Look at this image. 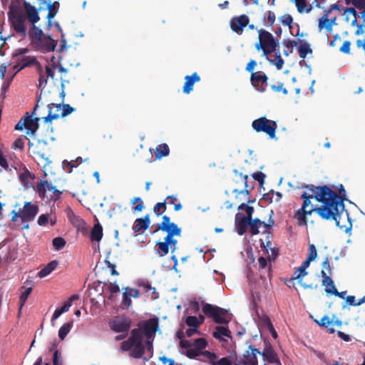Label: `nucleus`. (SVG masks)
Instances as JSON below:
<instances>
[{
	"mask_svg": "<svg viewBox=\"0 0 365 365\" xmlns=\"http://www.w3.org/2000/svg\"><path fill=\"white\" fill-rule=\"evenodd\" d=\"M250 22L249 17L245 14H242L238 16H235L231 19L230 25L233 32L241 35Z\"/></svg>",
	"mask_w": 365,
	"mask_h": 365,
	"instance_id": "15",
	"label": "nucleus"
},
{
	"mask_svg": "<svg viewBox=\"0 0 365 365\" xmlns=\"http://www.w3.org/2000/svg\"><path fill=\"white\" fill-rule=\"evenodd\" d=\"M284 46L287 50H284L283 53L285 56H288L290 53H292L293 48L297 45V42L294 40H284L283 41Z\"/></svg>",
	"mask_w": 365,
	"mask_h": 365,
	"instance_id": "43",
	"label": "nucleus"
},
{
	"mask_svg": "<svg viewBox=\"0 0 365 365\" xmlns=\"http://www.w3.org/2000/svg\"><path fill=\"white\" fill-rule=\"evenodd\" d=\"M57 43V41L53 39L50 35L45 34L38 41H34L32 45L43 53H48L55 51Z\"/></svg>",
	"mask_w": 365,
	"mask_h": 365,
	"instance_id": "10",
	"label": "nucleus"
},
{
	"mask_svg": "<svg viewBox=\"0 0 365 365\" xmlns=\"http://www.w3.org/2000/svg\"><path fill=\"white\" fill-rule=\"evenodd\" d=\"M170 153V149L166 143H162L158 145L155 150V157L156 159H161L163 157H166Z\"/></svg>",
	"mask_w": 365,
	"mask_h": 365,
	"instance_id": "35",
	"label": "nucleus"
},
{
	"mask_svg": "<svg viewBox=\"0 0 365 365\" xmlns=\"http://www.w3.org/2000/svg\"><path fill=\"white\" fill-rule=\"evenodd\" d=\"M253 188L254 186L251 185L250 187H245L243 190H240L236 188L234 189L233 192L235 194V202L234 204L237 205L240 202L245 201L246 200L247 203H252L254 201L250 199L249 195Z\"/></svg>",
	"mask_w": 365,
	"mask_h": 365,
	"instance_id": "21",
	"label": "nucleus"
},
{
	"mask_svg": "<svg viewBox=\"0 0 365 365\" xmlns=\"http://www.w3.org/2000/svg\"><path fill=\"white\" fill-rule=\"evenodd\" d=\"M103 237V227L102 226L98 223L95 225L91 232V241L99 242L101 240Z\"/></svg>",
	"mask_w": 365,
	"mask_h": 365,
	"instance_id": "36",
	"label": "nucleus"
},
{
	"mask_svg": "<svg viewBox=\"0 0 365 365\" xmlns=\"http://www.w3.org/2000/svg\"><path fill=\"white\" fill-rule=\"evenodd\" d=\"M283 86L282 82H277V84L272 85L271 88L275 92L282 91L284 95H287L288 91Z\"/></svg>",
	"mask_w": 365,
	"mask_h": 365,
	"instance_id": "57",
	"label": "nucleus"
},
{
	"mask_svg": "<svg viewBox=\"0 0 365 365\" xmlns=\"http://www.w3.org/2000/svg\"><path fill=\"white\" fill-rule=\"evenodd\" d=\"M212 365H232V361L228 358L223 357L217 361H212Z\"/></svg>",
	"mask_w": 365,
	"mask_h": 365,
	"instance_id": "64",
	"label": "nucleus"
},
{
	"mask_svg": "<svg viewBox=\"0 0 365 365\" xmlns=\"http://www.w3.org/2000/svg\"><path fill=\"white\" fill-rule=\"evenodd\" d=\"M281 21L282 23L285 25V26H288L291 28V24L292 23L293 21V18L292 17L291 15L289 14H284L282 17H281Z\"/></svg>",
	"mask_w": 365,
	"mask_h": 365,
	"instance_id": "61",
	"label": "nucleus"
},
{
	"mask_svg": "<svg viewBox=\"0 0 365 365\" xmlns=\"http://www.w3.org/2000/svg\"><path fill=\"white\" fill-rule=\"evenodd\" d=\"M306 269H307L304 268V267L300 266L296 269L291 279L297 280L298 283L305 289H317L318 288L317 284H306L302 282L304 277H305L308 274Z\"/></svg>",
	"mask_w": 365,
	"mask_h": 365,
	"instance_id": "18",
	"label": "nucleus"
},
{
	"mask_svg": "<svg viewBox=\"0 0 365 365\" xmlns=\"http://www.w3.org/2000/svg\"><path fill=\"white\" fill-rule=\"evenodd\" d=\"M200 76L195 72L190 76L185 77V83L182 87V91L185 94H189L193 90V86L195 83L200 81Z\"/></svg>",
	"mask_w": 365,
	"mask_h": 365,
	"instance_id": "23",
	"label": "nucleus"
},
{
	"mask_svg": "<svg viewBox=\"0 0 365 365\" xmlns=\"http://www.w3.org/2000/svg\"><path fill=\"white\" fill-rule=\"evenodd\" d=\"M130 203L132 205H135V207H133V212H141L144 208V202L143 200L140 197H135L132 199Z\"/></svg>",
	"mask_w": 365,
	"mask_h": 365,
	"instance_id": "44",
	"label": "nucleus"
},
{
	"mask_svg": "<svg viewBox=\"0 0 365 365\" xmlns=\"http://www.w3.org/2000/svg\"><path fill=\"white\" fill-rule=\"evenodd\" d=\"M38 118H31L27 117L24 119V128L34 134L38 128Z\"/></svg>",
	"mask_w": 365,
	"mask_h": 365,
	"instance_id": "33",
	"label": "nucleus"
},
{
	"mask_svg": "<svg viewBox=\"0 0 365 365\" xmlns=\"http://www.w3.org/2000/svg\"><path fill=\"white\" fill-rule=\"evenodd\" d=\"M38 71L39 73L38 88H41V87H43V86L44 87L46 85L48 78L44 76V74L43 73L42 68H41V72H40L38 70Z\"/></svg>",
	"mask_w": 365,
	"mask_h": 365,
	"instance_id": "58",
	"label": "nucleus"
},
{
	"mask_svg": "<svg viewBox=\"0 0 365 365\" xmlns=\"http://www.w3.org/2000/svg\"><path fill=\"white\" fill-rule=\"evenodd\" d=\"M259 354L269 364L282 365L276 351L269 342H265L264 348L262 351H259Z\"/></svg>",
	"mask_w": 365,
	"mask_h": 365,
	"instance_id": "16",
	"label": "nucleus"
},
{
	"mask_svg": "<svg viewBox=\"0 0 365 365\" xmlns=\"http://www.w3.org/2000/svg\"><path fill=\"white\" fill-rule=\"evenodd\" d=\"M150 224L149 215H147L143 217L138 218L135 220L132 230L134 233L140 232L148 228Z\"/></svg>",
	"mask_w": 365,
	"mask_h": 365,
	"instance_id": "26",
	"label": "nucleus"
},
{
	"mask_svg": "<svg viewBox=\"0 0 365 365\" xmlns=\"http://www.w3.org/2000/svg\"><path fill=\"white\" fill-rule=\"evenodd\" d=\"M166 210V202H158L153 207V212L157 216H160Z\"/></svg>",
	"mask_w": 365,
	"mask_h": 365,
	"instance_id": "45",
	"label": "nucleus"
},
{
	"mask_svg": "<svg viewBox=\"0 0 365 365\" xmlns=\"http://www.w3.org/2000/svg\"><path fill=\"white\" fill-rule=\"evenodd\" d=\"M312 193L304 192L301 195L303 199L302 206L296 211L294 218L299 226L307 225V215L312 212L317 213L322 219L326 220H336L337 207L341 205L338 200L336 192L327 185L314 186L307 185L304 187Z\"/></svg>",
	"mask_w": 365,
	"mask_h": 365,
	"instance_id": "1",
	"label": "nucleus"
},
{
	"mask_svg": "<svg viewBox=\"0 0 365 365\" xmlns=\"http://www.w3.org/2000/svg\"><path fill=\"white\" fill-rule=\"evenodd\" d=\"M193 346L200 352L207 346V342L204 338H198L195 339L192 344Z\"/></svg>",
	"mask_w": 365,
	"mask_h": 365,
	"instance_id": "46",
	"label": "nucleus"
},
{
	"mask_svg": "<svg viewBox=\"0 0 365 365\" xmlns=\"http://www.w3.org/2000/svg\"><path fill=\"white\" fill-rule=\"evenodd\" d=\"M259 354L258 349L254 348L252 345L248 346V350L242 354L241 364L243 365H258L257 354Z\"/></svg>",
	"mask_w": 365,
	"mask_h": 365,
	"instance_id": "17",
	"label": "nucleus"
},
{
	"mask_svg": "<svg viewBox=\"0 0 365 365\" xmlns=\"http://www.w3.org/2000/svg\"><path fill=\"white\" fill-rule=\"evenodd\" d=\"M53 365H63V359L58 350H55L53 356Z\"/></svg>",
	"mask_w": 365,
	"mask_h": 365,
	"instance_id": "56",
	"label": "nucleus"
},
{
	"mask_svg": "<svg viewBox=\"0 0 365 365\" xmlns=\"http://www.w3.org/2000/svg\"><path fill=\"white\" fill-rule=\"evenodd\" d=\"M265 57L269 63L274 66L277 70L282 69L284 61L281 56L279 48H277V50L273 52V53L269 54L268 56Z\"/></svg>",
	"mask_w": 365,
	"mask_h": 365,
	"instance_id": "25",
	"label": "nucleus"
},
{
	"mask_svg": "<svg viewBox=\"0 0 365 365\" xmlns=\"http://www.w3.org/2000/svg\"><path fill=\"white\" fill-rule=\"evenodd\" d=\"M308 250L309 253L307 258H308L311 261H314L317 256L316 247L313 244H311L309 245Z\"/></svg>",
	"mask_w": 365,
	"mask_h": 365,
	"instance_id": "53",
	"label": "nucleus"
},
{
	"mask_svg": "<svg viewBox=\"0 0 365 365\" xmlns=\"http://www.w3.org/2000/svg\"><path fill=\"white\" fill-rule=\"evenodd\" d=\"M48 115L43 118L45 123L50 122L52 120L58 119L61 116V114H59V112L61 110V103H50L48 105Z\"/></svg>",
	"mask_w": 365,
	"mask_h": 365,
	"instance_id": "24",
	"label": "nucleus"
},
{
	"mask_svg": "<svg viewBox=\"0 0 365 365\" xmlns=\"http://www.w3.org/2000/svg\"><path fill=\"white\" fill-rule=\"evenodd\" d=\"M345 14H351L354 16L353 20L351 21V26H355L357 24V16L358 13L354 7H348L344 9Z\"/></svg>",
	"mask_w": 365,
	"mask_h": 365,
	"instance_id": "48",
	"label": "nucleus"
},
{
	"mask_svg": "<svg viewBox=\"0 0 365 365\" xmlns=\"http://www.w3.org/2000/svg\"><path fill=\"white\" fill-rule=\"evenodd\" d=\"M12 148L16 150H24V139L22 138H17L13 143Z\"/></svg>",
	"mask_w": 365,
	"mask_h": 365,
	"instance_id": "59",
	"label": "nucleus"
},
{
	"mask_svg": "<svg viewBox=\"0 0 365 365\" xmlns=\"http://www.w3.org/2000/svg\"><path fill=\"white\" fill-rule=\"evenodd\" d=\"M56 68H57V64L56 63H53L51 66H50L48 65L46 66L45 69H46L47 78L50 77L51 79H54V76H55L54 69Z\"/></svg>",
	"mask_w": 365,
	"mask_h": 365,
	"instance_id": "55",
	"label": "nucleus"
},
{
	"mask_svg": "<svg viewBox=\"0 0 365 365\" xmlns=\"http://www.w3.org/2000/svg\"><path fill=\"white\" fill-rule=\"evenodd\" d=\"M250 220V217L243 216L240 213L236 214L235 228L240 235H242L247 232V227H249V222Z\"/></svg>",
	"mask_w": 365,
	"mask_h": 365,
	"instance_id": "20",
	"label": "nucleus"
},
{
	"mask_svg": "<svg viewBox=\"0 0 365 365\" xmlns=\"http://www.w3.org/2000/svg\"><path fill=\"white\" fill-rule=\"evenodd\" d=\"M350 48H351V42L349 41H345L342 46L340 47L339 51L340 52L345 53V54H349L350 53Z\"/></svg>",
	"mask_w": 365,
	"mask_h": 365,
	"instance_id": "62",
	"label": "nucleus"
},
{
	"mask_svg": "<svg viewBox=\"0 0 365 365\" xmlns=\"http://www.w3.org/2000/svg\"><path fill=\"white\" fill-rule=\"evenodd\" d=\"M252 127L257 133H264L271 139L275 138L277 124L274 120L261 117L252 121Z\"/></svg>",
	"mask_w": 365,
	"mask_h": 365,
	"instance_id": "8",
	"label": "nucleus"
},
{
	"mask_svg": "<svg viewBox=\"0 0 365 365\" xmlns=\"http://www.w3.org/2000/svg\"><path fill=\"white\" fill-rule=\"evenodd\" d=\"M131 295L129 293V291L127 287L124 289V292L123 293V300H122V307L123 309H128L129 308L132 304V301L130 299Z\"/></svg>",
	"mask_w": 365,
	"mask_h": 365,
	"instance_id": "42",
	"label": "nucleus"
},
{
	"mask_svg": "<svg viewBox=\"0 0 365 365\" xmlns=\"http://www.w3.org/2000/svg\"><path fill=\"white\" fill-rule=\"evenodd\" d=\"M258 38L259 42L255 43V48L257 51L262 50L263 56H268L279 48V40L263 29L258 30Z\"/></svg>",
	"mask_w": 365,
	"mask_h": 365,
	"instance_id": "5",
	"label": "nucleus"
},
{
	"mask_svg": "<svg viewBox=\"0 0 365 365\" xmlns=\"http://www.w3.org/2000/svg\"><path fill=\"white\" fill-rule=\"evenodd\" d=\"M321 274L322 277V284L325 287V292L329 294H332L334 289H336L333 280L330 276L327 274L325 270H322Z\"/></svg>",
	"mask_w": 365,
	"mask_h": 365,
	"instance_id": "27",
	"label": "nucleus"
},
{
	"mask_svg": "<svg viewBox=\"0 0 365 365\" xmlns=\"http://www.w3.org/2000/svg\"><path fill=\"white\" fill-rule=\"evenodd\" d=\"M58 262L57 260H53L48 262L43 269L38 272V276L40 278L45 277L50 274L58 267Z\"/></svg>",
	"mask_w": 365,
	"mask_h": 365,
	"instance_id": "31",
	"label": "nucleus"
},
{
	"mask_svg": "<svg viewBox=\"0 0 365 365\" xmlns=\"http://www.w3.org/2000/svg\"><path fill=\"white\" fill-rule=\"evenodd\" d=\"M143 342V337L141 329H133L130 331L129 338L121 343L120 349L123 351H130V356L140 359L145 353V346Z\"/></svg>",
	"mask_w": 365,
	"mask_h": 365,
	"instance_id": "4",
	"label": "nucleus"
},
{
	"mask_svg": "<svg viewBox=\"0 0 365 365\" xmlns=\"http://www.w3.org/2000/svg\"><path fill=\"white\" fill-rule=\"evenodd\" d=\"M294 3L297 11L299 13H302L304 11L309 13L312 9V5H307V0H294Z\"/></svg>",
	"mask_w": 365,
	"mask_h": 365,
	"instance_id": "39",
	"label": "nucleus"
},
{
	"mask_svg": "<svg viewBox=\"0 0 365 365\" xmlns=\"http://www.w3.org/2000/svg\"><path fill=\"white\" fill-rule=\"evenodd\" d=\"M274 225V220L272 218V214L269 215V218L267 222H264L260 220L259 218L252 219L251 217V220L249 222V227L250 228V232L252 235H256L259 234V229L262 227H264L267 230L266 232L268 234H271L270 229Z\"/></svg>",
	"mask_w": 365,
	"mask_h": 365,
	"instance_id": "11",
	"label": "nucleus"
},
{
	"mask_svg": "<svg viewBox=\"0 0 365 365\" xmlns=\"http://www.w3.org/2000/svg\"><path fill=\"white\" fill-rule=\"evenodd\" d=\"M46 145V142L38 140L36 142H29V152L34 155L38 157L43 163L44 165H46L50 163L48 158L42 149L40 148L41 145Z\"/></svg>",
	"mask_w": 365,
	"mask_h": 365,
	"instance_id": "14",
	"label": "nucleus"
},
{
	"mask_svg": "<svg viewBox=\"0 0 365 365\" xmlns=\"http://www.w3.org/2000/svg\"><path fill=\"white\" fill-rule=\"evenodd\" d=\"M233 173L235 175L234 180L236 183L241 182L245 187H250L247 183V175H243L237 170H235Z\"/></svg>",
	"mask_w": 365,
	"mask_h": 365,
	"instance_id": "41",
	"label": "nucleus"
},
{
	"mask_svg": "<svg viewBox=\"0 0 365 365\" xmlns=\"http://www.w3.org/2000/svg\"><path fill=\"white\" fill-rule=\"evenodd\" d=\"M59 8V3L58 1H55L53 3L49 2L47 4V9L48 10L47 14L48 23L47 26L48 29H50L51 27V19L54 18L56 14L58 12Z\"/></svg>",
	"mask_w": 365,
	"mask_h": 365,
	"instance_id": "30",
	"label": "nucleus"
},
{
	"mask_svg": "<svg viewBox=\"0 0 365 365\" xmlns=\"http://www.w3.org/2000/svg\"><path fill=\"white\" fill-rule=\"evenodd\" d=\"M70 222L76 227L78 230L83 228L85 225L84 220L81 218L79 216H76L73 220L70 221Z\"/></svg>",
	"mask_w": 365,
	"mask_h": 365,
	"instance_id": "52",
	"label": "nucleus"
},
{
	"mask_svg": "<svg viewBox=\"0 0 365 365\" xmlns=\"http://www.w3.org/2000/svg\"><path fill=\"white\" fill-rule=\"evenodd\" d=\"M320 327L328 328L329 333L333 334L335 332V329L330 326L333 325V322L329 319L328 316H324L320 321L315 320Z\"/></svg>",
	"mask_w": 365,
	"mask_h": 365,
	"instance_id": "38",
	"label": "nucleus"
},
{
	"mask_svg": "<svg viewBox=\"0 0 365 365\" xmlns=\"http://www.w3.org/2000/svg\"><path fill=\"white\" fill-rule=\"evenodd\" d=\"M186 324L190 327L197 328L200 325L198 318L195 316H189L185 319Z\"/></svg>",
	"mask_w": 365,
	"mask_h": 365,
	"instance_id": "50",
	"label": "nucleus"
},
{
	"mask_svg": "<svg viewBox=\"0 0 365 365\" xmlns=\"http://www.w3.org/2000/svg\"><path fill=\"white\" fill-rule=\"evenodd\" d=\"M268 77L263 71H257L250 75L252 86L259 92H264L267 86Z\"/></svg>",
	"mask_w": 365,
	"mask_h": 365,
	"instance_id": "12",
	"label": "nucleus"
},
{
	"mask_svg": "<svg viewBox=\"0 0 365 365\" xmlns=\"http://www.w3.org/2000/svg\"><path fill=\"white\" fill-rule=\"evenodd\" d=\"M23 6L25 13L19 9H10L8 13L9 19L14 31L22 38L27 36L26 20L31 24L28 35L32 44L45 34L41 29L36 26V24L40 20L38 9L26 1H24Z\"/></svg>",
	"mask_w": 365,
	"mask_h": 365,
	"instance_id": "2",
	"label": "nucleus"
},
{
	"mask_svg": "<svg viewBox=\"0 0 365 365\" xmlns=\"http://www.w3.org/2000/svg\"><path fill=\"white\" fill-rule=\"evenodd\" d=\"M36 187V191L41 199H44L46 197V192L47 190L52 193L50 195V200L53 201L57 200L62 194L61 191L58 190L47 180H41L37 182Z\"/></svg>",
	"mask_w": 365,
	"mask_h": 365,
	"instance_id": "9",
	"label": "nucleus"
},
{
	"mask_svg": "<svg viewBox=\"0 0 365 365\" xmlns=\"http://www.w3.org/2000/svg\"><path fill=\"white\" fill-rule=\"evenodd\" d=\"M238 210H244L247 214L246 217H251V216H252V214L254 212V207L247 205L245 202H241V204L238 206Z\"/></svg>",
	"mask_w": 365,
	"mask_h": 365,
	"instance_id": "51",
	"label": "nucleus"
},
{
	"mask_svg": "<svg viewBox=\"0 0 365 365\" xmlns=\"http://www.w3.org/2000/svg\"><path fill=\"white\" fill-rule=\"evenodd\" d=\"M19 63H21L20 68L19 71L33 65H35L38 70L41 72V66L40 63L36 60V58L34 56H24L23 57Z\"/></svg>",
	"mask_w": 365,
	"mask_h": 365,
	"instance_id": "28",
	"label": "nucleus"
},
{
	"mask_svg": "<svg viewBox=\"0 0 365 365\" xmlns=\"http://www.w3.org/2000/svg\"><path fill=\"white\" fill-rule=\"evenodd\" d=\"M109 326L115 332H128L130 328V321L127 319H115L110 322Z\"/></svg>",
	"mask_w": 365,
	"mask_h": 365,
	"instance_id": "19",
	"label": "nucleus"
},
{
	"mask_svg": "<svg viewBox=\"0 0 365 365\" xmlns=\"http://www.w3.org/2000/svg\"><path fill=\"white\" fill-rule=\"evenodd\" d=\"M200 354H201V352H200L195 348H194V349L190 348V349H187L186 355L190 359H195L197 356H199Z\"/></svg>",
	"mask_w": 365,
	"mask_h": 365,
	"instance_id": "63",
	"label": "nucleus"
},
{
	"mask_svg": "<svg viewBox=\"0 0 365 365\" xmlns=\"http://www.w3.org/2000/svg\"><path fill=\"white\" fill-rule=\"evenodd\" d=\"M336 196L339 197L337 200L341 201V205H339V207H337L336 220H334V221H335L336 225L342 229L344 227V226L340 225V219H341V216L342 215V212L344 209V205L343 202L344 200H346V191L342 185H340V188L339 190V194H337L336 192Z\"/></svg>",
	"mask_w": 365,
	"mask_h": 365,
	"instance_id": "22",
	"label": "nucleus"
},
{
	"mask_svg": "<svg viewBox=\"0 0 365 365\" xmlns=\"http://www.w3.org/2000/svg\"><path fill=\"white\" fill-rule=\"evenodd\" d=\"M55 250H60L66 245V241L61 237H55L52 241Z\"/></svg>",
	"mask_w": 365,
	"mask_h": 365,
	"instance_id": "49",
	"label": "nucleus"
},
{
	"mask_svg": "<svg viewBox=\"0 0 365 365\" xmlns=\"http://www.w3.org/2000/svg\"><path fill=\"white\" fill-rule=\"evenodd\" d=\"M167 233L163 242H158L156 244V253L160 257L165 256L170 247L171 252H174L177 249L178 240L175 237L181 236L182 229L174 222H170V217L168 215L163 216L162 222L158 224L157 230Z\"/></svg>",
	"mask_w": 365,
	"mask_h": 365,
	"instance_id": "3",
	"label": "nucleus"
},
{
	"mask_svg": "<svg viewBox=\"0 0 365 365\" xmlns=\"http://www.w3.org/2000/svg\"><path fill=\"white\" fill-rule=\"evenodd\" d=\"M49 215L48 214H42L41 215L37 220L38 225L39 226H46L48 222Z\"/></svg>",
	"mask_w": 365,
	"mask_h": 365,
	"instance_id": "60",
	"label": "nucleus"
},
{
	"mask_svg": "<svg viewBox=\"0 0 365 365\" xmlns=\"http://www.w3.org/2000/svg\"><path fill=\"white\" fill-rule=\"evenodd\" d=\"M202 312L213 322L219 324H227L230 319L226 309L211 304L205 303L202 308Z\"/></svg>",
	"mask_w": 365,
	"mask_h": 365,
	"instance_id": "7",
	"label": "nucleus"
},
{
	"mask_svg": "<svg viewBox=\"0 0 365 365\" xmlns=\"http://www.w3.org/2000/svg\"><path fill=\"white\" fill-rule=\"evenodd\" d=\"M31 291H32V288L29 287V288L25 289V290L21 293L20 298H19V302H20L19 312L21 311V309L23 307L26 301L27 300Z\"/></svg>",
	"mask_w": 365,
	"mask_h": 365,
	"instance_id": "47",
	"label": "nucleus"
},
{
	"mask_svg": "<svg viewBox=\"0 0 365 365\" xmlns=\"http://www.w3.org/2000/svg\"><path fill=\"white\" fill-rule=\"evenodd\" d=\"M158 319L157 317L151 318L143 323V325L138 329L142 331V336L143 335L146 339H150L155 335V332L158 328Z\"/></svg>",
	"mask_w": 365,
	"mask_h": 365,
	"instance_id": "13",
	"label": "nucleus"
},
{
	"mask_svg": "<svg viewBox=\"0 0 365 365\" xmlns=\"http://www.w3.org/2000/svg\"><path fill=\"white\" fill-rule=\"evenodd\" d=\"M38 212V207L30 202H26L22 209L19 211L12 210L11 221L16 222L18 218H20L21 224H23L22 230H28L29 228V222L33 221Z\"/></svg>",
	"mask_w": 365,
	"mask_h": 365,
	"instance_id": "6",
	"label": "nucleus"
},
{
	"mask_svg": "<svg viewBox=\"0 0 365 365\" xmlns=\"http://www.w3.org/2000/svg\"><path fill=\"white\" fill-rule=\"evenodd\" d=\"M300 45L298 48L299 56L301 58H305L307 55L312 53L310 45L305 41L299 39L298 42Z\"/></svg>",
	"mask_w": 365,
	"mask_h": 365,
	"instance_id": "32",
	"label": "nucleus"
},
{
	"mask_svg": "<svg viewBox=\"0 0 365 365\" xmlns=\"http://www.w3.org/2000/svg\"><path fill=\"white\" fill-rule=\"evenodd\" d=\"M73 327V322L70 321L68 322L65 323L58 331V336L61 340H63L67 334L70 332L71 328Z\"/></svg>",
	"mask_w": 365,
	"mask_h": 365,
	"instance_id": "40",
	"label": "nucleus"
},
{
	"mask_svg": "<svg viewBox=\"0 0 365 365\" xmlns=\"http://www.w3.org/2000/svg\"><path fill=\"white\" fill-rule=\"evenodd\" d=\"M318 28L321 31L322 29H325L327 32H331L332 31L331 28H329V15L327 14H324V15L319 19L318 20Z\"/></svg>",
	"mask_w": 365,
	"mask_h": 365,
	"instance_id": "37",
	"label": "nucleus"
},
{
	"mask_svg": "<svg viewBox=\"0 0 365 365\" xmlns=\"http://www.w3.org/2000/svg\"><path fill=\"white\" fill-rule=\"evenodd\" d=\"M61 116L63 118L71 114L74 110V108L69 104H61Z\"/></svg>",
	"mask_w": 365,
	"mask_h": 365,
	"instance_id": "54",
	"label": "nucleus"
},
{
	"mask_svg": "<svg viewBox=\"0 0 365 365\" xmlns=\"http://www.w3.org/2000/svg\"><path fill=\"white\" fill-rule=\"evenodd\" d=\"M222 336L231 338V331L227 327L222 326L216 327L215 331L213 333V337L222 341L223 340Z\"/></svg>",
	"mask_w": 365,
	"mask_h": 365,
	"instance_id": "34",
	"label": "nucleus"
},
{
	"mask_svg": "<svg viewBox=\"0 0 365 365\" xmlns=\"http://www.w3.org/2000/svg\"><path fill=\"white\" fill-rule=\"evenodd\" d=\"M138 284L139 287H142L148 295H151L152 299H155L158 297L156 289L151 286V284L148 280H139Z\"/></svg>",
	"mask_w": 365,
	"mask_h": 365,
	"instance_id": "29",
	"label": "nucleus"
}]
</instances>
